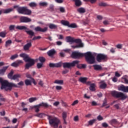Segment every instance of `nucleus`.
Segmentation results:
<instances>
[{"mask_svg": "<svg viewBox=\"0 0 128 128\" xmlns=\"http://www.w3.org/2000/svg\"><path fill=\"white\" fill-rule=\"evenodd\" d=\"M82 56H85L88 62L90 64H94V54L91 52H87L86 53L82 54L76 52H74L71 54V58H82Z\"/></svg>", "mask_w": 128, "mask_h": 128, "instance_id": "nucleus-1", "label": "nucleus"}, {"mask_svg": "<svg viewBox=\"0 0 128 128\" xmlns=\"http://www.w3.org/2000/svg\"><path fill=\"white\" fill-rule=\"evenodd\" d=\"M0 84L2 86L0 87L1 90H12V88H18V85L14 83H10L8 81L6 80H4L2 78H0Z\"/></svg>", "mask_w": 128, "mask_h": 128, "instance_id": "nucleus-2", "label": "nucleus"}, {"mask_svg": "<svg viewBox=\"0 0 128 128\" xmlns=\"http://www.w3.org/2000/svg\"><path fill=\"white\" fill-rule=\"evenodd\" d=\"M47 116L50 126H53L54 128H58V124H60V120L58 118L52 116L47 115Z\"/></svg>", "mask_w": 128, "mask_h": 128, "instance_id": "nucleus-3", "label": "nucleus"}, {"mask_svg": "<svg viewBox=\"0 0 128 128\" xmlns=\"http://www.w3.org/2000/svg\"><path fill=\"white\" fill-rule=\"evenodd\" d=\"M111 94L114 98H120L122 100H124L128 98V96H126V94L116 90L112 91Z\"/></svg>", "mask_w": 128, "mask_h": 128, "instance_id": "nucleus-4", "label": "nucleus"}, {"mask_svg": "<svg viewBox=\"0 0 128 128\" xmlns=\"http://www.w3.org/2000/svg\"><path fill=\"white\" fill-rule=\"evenodd\" d=\"M78 64H80V61L74 60L72 62H64L62 63V64L63 65L64 68H70L76 66Z\"/></svg>", "mask_w": 128, "mask_h": 128, "instance_id": "nucleus-5", "label": "nucleus"}, {"mask_svg": "<svg viewBox=\"0 0 128 128\" xmlns=\"http://www.w3.org/2000/svg\"><path fill=\"white\" fill-rule=\"evenodd\" d=\"M96 60L98 62H106L108 60V56L104 54H99L96 56Z\"/></svg>", "mask_w": 128, "mask_h": 128, "instance_id": "nucleus-6", "label": "nucleus"}, {"mask_svg": "<svg viewBox=\"0 0 128 128\" xmlns=\"http://www.w3.org/2000/svg\"><path fill=\"white\" fill-rule=\"evenodd\" d=\"M74 42L78 44L76 46H72L71 47L72 48H84V44L82 42V40L80 39H75L74 38Z\"/></svg>", "mask_w": 128, "mask_h": 128, "instance_id": "nucleus-7", "label": "nucleus"}, {"mask_svg": "<svg viewBox=\"0 0 128 128\" xmlns=\"http://www.w3.org/2000/svg\"><path fill=\"white\" fill-rule=\"evenodd\" d=\"M26 62H29L26 64V68L28 70L30 66H32L34 65V60L30 58V59H28L27 60L25 61Z\"/></svg>", "mask_w": 128, "mask_h": 128, "instance_id": "nucleus-8", "label": "nucleus"}, {"mask_svg": "<svg viewBox=\"0 0 128 128\" xmlns=\"http://www.w3.org/2000/svg\"><path fill=\"white\" fill-rule=\"evenodd\" d=\"M48 27H45L42 28L40 26H38L34 28V30L36 32H48Z\"/></svg>", "mask_w": 128, "mask_h": 128, "instance_id": "nucleus-9", "label": "nucleus"}, {"mask_svg": "<svg viewBox=\"0 0 128 128\" xmlns=\"http://www.w3.org/2000/svg\"><path fill=\"white\" fill-rule=\"evenodd\" d=\"M17 8V11L18 12V14H24V10H26V7H18V6H14V8Z\"/></svg>", "mask_w": 128, "mask_h": 128, "instance_id": "nucleus-10", "label": "nucleus"}, {"mask_svg": "<svg viewBox=\"0 0 128 128\" xmlns=\"http://www.w3.org/2000/svg\"><path fill=\"white\" fill-rule=\"evenodd\" d=\"M32 22V19L28 17L22 16L20 18V22Z\"/></svg>", "mask_w": 128, "mask_h": 128, "instance_id": "nucleus-11", "label": "nucleus"}, {"mask_svg": "<svg viewBox=\"0 0 128 128\" xmlns=\"http://www.w3.org/2000/svg\"><path fill=\"white\" fill-rule=\"evenodd\" d=\"M22 60H18L16 61V62H14L11 64L12 66H14V68H18L20 64H22Z\"/></svg>", "mask_w": 128, "mask_h": 128, "instance_id": "nucleus-12", "label": "nucleus"}, {"mask_svg": "<svg viewBox=\"0 0 128 128\" xmlns=\"http://www.w3.org/2000/svg\"><path fill=\"white\" fill-rule=\"evenodd\" d=\"M20 58H23L24 60V62H26L28 60H30V58L28 55L24 53L20 54Z\"/></svg>", "mask_w": 128, "mask_h": 128, "instance_id": "nucleus-13", "label": "nucleus"}, {"mask_svg": "<svg viewBox=\"0 0 128 128\" xmlns=\"http://www.w3.org/2000/svg\"><path fill=\"white\" fill-rule=\"evenodd\" d=\"M128 86H126L124 85H121L118 86V90L124 92H127Z\"/></svg>", "mask_w": 128, "mask_h": 128, "instance_id": "nucleus-14", "label": "nucleus"}, {"mask_svg": "<svg viewBox=\"0 0 128 128\" xmlns=\"http://www.w3.org/2000/svg\"><path fill=\"white\" fill-rule=\"evenodd\" d=\"M56 50H54V49H52L47 52V54L48 56L52 57L54 56L56 54Z\"/></svg>", "mask_w": 128, "mask_h": 128, "instance_id": "nucleus-15", "label": "nucleus"}, {"mask_svg": "<svg viewBox=\"0 0 128 128\" xmlns=\"http://www.w3.org/2000/svg\"><path fill=\"white\" fill-rule=\"evenodd\" d=\"M22 78V74H16L12 76V80H16L17 82H20L19 78Z\"/></svg>", "mask_w": 128, "mask_h": 128, "instance_id": "nucleus-16", "label": "nucleus"}, {"mask_svg": "<svg viewBox=\"0 0 128 128\" xmlns=\"http://www.w3.org/2000/svg\"><path fill=\"white\" fill-rule=\"evenodd\" d=\"M32 42L27 43L24 46V50H30V48L32 47Z\"/></svg>", "mask_w": 128, "mask_h": 128, "instance_id": "nucleus-17", "label": "nucleus"}, {"mask_svg": "<svg viewBox=\"0 0 128 128\" xmlns=\"http://www.w3.org/2000/svg\"><path fill=\"white\" fill-rule=\"evenodd\" d=\"M8 66H4L2 69H0V76H4L6 70H8Z\"/></svg>", "mask_w": 128, "mask_h": 128, "instance_id": "nucleus-18", "label": "nucleus"}, {"mask_svg": "<svg viewBox=\"0 0 128 128\" xmlns=\"http://www.w3.org/2000/svg\"><path fill=\"white\" fill-rule=\"evenodd\" d=\"M12 10H14V8H8L0 10V12H2V14H10V12H12Z\"/></svg>", "mask_w": 128, "mask_h": 128, "instance_id": "nucleus-19", "label": "nucleus"}, {"mask_svg": "<svg viewBox=\"0 0 128 128\" xmlns=\"http://www.w3.org/2000/svg\"><path fill=\"white\" fill-rule=\"evenodd\" d=\"M100 88L104 89L106 88L107 85L104 82V80H102L100 82Z\"/></svg>", "mask_w": 128, "mask_h": 128, "instance_id": "nucleus-20", "label": "nucleus"}, {"mask_svg": "<svg viewBox=\"0 0 128 128\" xmlns=\"http://www.w3.org/2000/svg\"><path fill=\"white\" fill-rule=\"evenodd\" d=\"M68 113L66 112H64L62 114V118L64 120V122L65 124H66V116H67Z\"/></svg>", "mask_w": 128, "mask_h": 128, "instance_id": "nucleus-21", "label": "nucleus"}, {"mask_svg": "<svg viewBox=\"0 0 128 128\" xmlns=\"http://www.w3.org/2000/svg\"><path fill=\"white\" fill-rule=\"evenodd\" d=\"M25 32H26L27 34H28L29 36H30L31 38L32 36H34V32L32 30H28H28H26Z\"/></svg>", "mask_w": 128, "mask_h": 128, "instance_id": "nucleus-22", "label": "nucleus"}, {"mask_svg": "<svg viewBox=\"0 0 128 128\" xmlns=\"http://www.w3.org/2000/svg\"><path fill=\"white\" fill-rule=\"evenodd\" d=\"M88 80V78L86 77H80L78 79V81L80 82H82V84H86V81Z\"/></svg>", "mask_w": 128, "mask_h": 128, "instance_id": "nucleus-23", "label": "nucleus"}, {"mask_svg": "<svg viewBox=\"0 0 128 128\" xmlns=\"http://www.w3.org/2000/svg\"><path fill=\"white\" fill-rule=\"evenodd\" d=\"M93 66L95 70H102V67L100 65L96 64L94 65Z\"/></svg>", "mask_w": 128, "mask_h": 128, "instance_id": "nucleus-24", "label": "nucleus"}, {"mask_svg": "<svg viewBox=\"0 0 128 128\" xmlns=\"http://www.w3.org/2000/svg\"><path fill=\"white\" fill-rule=\"evenodd\" d=\"M16 30H28V28L26 26H16Z\"/></svg>", "mask_w": 128, "mask_h": 128, "instance_id": "nucleus-25", "label": "nucleus"}, {"mask_svg": "<svg viewBox=\"0 0 128 128\" xmlns=\"http://www.w3.org/2000/svg\"><path fill=\"white\" fill-rule=\"evenodd\" d=\"M24 14H26L27 16H30V14H32V10H30L28 9V8L26 7Z\"/></svg>", "mask_w": 128, "mask_h": 128, "instance_id": "nucleus-26", "label": "nucleus"}, {"mask_svg": "<svg viewBox=\"0 0 128 128\" xmlns=\"http://www.w3.org/2000/svg\"><path fill=\"white\" fill-rule=\"evenodd\" d=\"M67 42H71V44L74 43V38H72L70 36H68L66 38Z\"/></svg>", "mask_w": 128, "mask_h": 128, "instance_id": "nucleus-27", "label": "nucleus"}, {"mask_svg": "<svg viewBox=\"0 0 128 128\" xmlns=\"http://www.w3.org/2000/svg\"><path fill=\"white\" fill-rule=\"evenodd\" d=\"M62 24L63 26H70V22L68 20H62L60 22Z\"/></svg>", "mask_w": 128, "mask_h": 128, "instance_id": "nucleus-28", "label": "nucleus"}, {"mask_svg": "<svg viewBox=\"0 0 128 128\" xmlns=\"http://www.w3.org/2000/svg\"><path fill=\"white\" fill-rule=\"evenodd\" d=\"M96 84H90V86L89 88V89L92 91V92H96Z\"/></svg>", "mask_w": 128, "mask_h": 128, "instance_id": "nucleus-29", "label": "nucleus"}, {"mask_svg": "<svg viewBox=\"0 0 128 128\" xmlns=\"http://www.w3.org/2000/svg\"><path fill=\"white\" fill-rule=\"evenodd\" d=\"M76 6H82V1L80 0H73Z\"/></svg>", "mask_w": 128, "mask_h": 128, "instance_id": "nucleus-30", "label": "nucleus"}, {"mask_svg": "<svg viewBox=\"0 0 128 128\" xmlns=\"http://www.w3.org/2000/svg\"><path fill=\"white\" fill-rule=\"evenodd\" d=\"M33 108H34L36 112H40V104H38V105L34 106Z\"/></svg>", "mask_w": 128, "mask_h": 128, "instance_id": "nucleus-31", "label": "nucleus"}, {"mask_svg": "<svg viewBox=\"0 0 128 128\" xmlns=\"http://www.w3.org/2000/svg\"><path fill=\"white\" fill-rule=\"evenodd\" d=\"M12 42L10 40H8L6 41V43H5L6 48H8V46H10L12 44Z\"/></svg>", "mask_w": 128, "mask_h": 128, "instance_id": "nucleus-32", "label": "nucleus"}, {"mask_svg": "<svg viewBox=\"0 0 128 128\" xmlns=\"http://www.w3.org/2000/svg\"><path fill=\"white\" fill-rule=\"evenodd\" d=\"M77 64V68H86V65L84 64H78V63Z\"/></svg>", "mask_w": 128, "mask_h": 128, "instance_id": "nucleus-33", "label": "nucleus"}, {"mask_svg": "<svg viewBox=\"0 0 128 128\" xmlns=\"http://www.w3.org/2000/svg\"><path fill=\"white\" fill-rule=\"evenodd\" d=\"M77 10L80 14H84L86 12V9L84 8H80Z\"/></svg>", "mask_w": 128, "mask_h": 128, "instance_id": "nucleus-34", "label": "nucleus"}, {"mask_svg": "<svg viewBox=\"0 0 128 128\" xmlns=\"http://www.w3.org/2000/svg\"><path fill=\"white\" fill-rule=\"evenodd\" d=\"M54 84H64V80H56L54 82Z\"/></svg>", "mask_w": 128, "mask_h": 128, "instance_id": "nucleus-35", "label": "nucleus"}, {"mask_svg": "<svg viewBox=\"0 0 128 128\" xmlns=\"http://www.w3.org/2000/svg\"><path fill=\"white\" fill-rule=\"evenodd\" d=\"M39 105L40 106V107L42 106L43 108H48V103L42 102Z\"/></svg>", "mask_w": 128, "mask_h": 128, "instance_id": "nucleus-36", "label": "nucleus"}, {"mask_svg": "<svg viewBox=\"0 0 128 128\" xmlns=\"http://www.w3.org/2000/svg\"><path fill=\"white\" fill-rule=\"evenodd\" d=\"M96 122V119H92L88 122V126H92V124H94Z\"/></svg>", "mask_w": 128, "mask_h": 128, "instance_id": "nucleus-37", "label": "nucleus"}, {"mask_svg": "<svg viewBox=\"0 0 128 128\" xmlns=\"http://www.w3.org/2000/svg\"><path fill=\"white\" fill-rule=\"evenodd\" d=\"M49 28L51 30H54V29L56 28H58V26H56V25L54 24H50L49 25Z\"/></svg>", "mask_w": 128, "mask_h": 128, "instance_id": "nucleus-38", "label": "nucleus"}, {"mask_svg": "<svg viewBox=\"0 0 128 128\" xmlns=\"http://www.w3.org/2000/svg\"><path fill=\"white\" fill-rule=\"evenodd\" d=\"M24 83L26 86H32V80H24Z\"/></svg>", "mask_w": 128, "mask_h": 128, "instance_id": "nucleus-39", "label": "nucleus"}, {"mask_svg": "<svg viewBox=\"0 0 128 128\" xmlns=\"http://www.w3.org/2000/svg\"><path fill=\"white\" fill-rule=\"evenodd\" d=\"M28 6H30V8H36L38 4L36 3V2H32L28 4Z\"/></svg>", "mask_w": 128, "mask_h": 128, "instance_id": "nucleus-40", "label": "nucleus"}, {"mask_svg": "<svg viewBox=\"0 0 128 128\" xmlns=\"http://www.w3.org/2000/svg\"><path fill=\"white\" fill-rule=\"evenodd\" d=\"M13 74H14V72L12 70H11V72L8 75V78H10V80H12Z\"/></svg>", "mask_w": 128, "mask_h": 128, "instance_id": "nucleus-41", "label": "nucleus"}, {"mask_svg": "<svg viewBox=\"0 0 128 128\" xmlns=\"http://www.w3.org/2000/svg\"><path fill=\"white\" fill-rule=\"evenodd\" d=\"M110 124H118V120L116 119H112L110 121Z\"/></svg>", "mask_w": 128, "mask_h": 128, "instance_id": "nucleus-42", "label": "nucleus"}, {"mask_svg": "<svg viewBox=\"0 0 128 128\" xmlns=\"http://www.w3.org/2000/svg\"><path fill=\"white\" fill-rule=\"evenodd\" d=\"M40 6H48V2H40L39 4Z\"/></svg>", "mask_w": 128, "mask_h": 128, "instance_id": "nucleus-43", "label": "nucleus"}, {"mask_svg": "<svg viewBox=\"0 0 128 128\" xmlns=\"http://www.w3.org/2000/svg\"><path fill=\"white\" fill-rule=\"evenodd\" d=\"M62 66V62H59L58 63H55V66L56 68H60Z\"/></svg>", "mask_w": 128, "mask_h": 128, "instance_id": "nucleus-44", "label": "nucleus"}, {"mask_svg": "<svg viewBox=\"0 0 128 128\" xmlns=\"http://www.w3.org/2000/svg\"><path fill=\"white\" fill-rule=\"evenodd\" d=\"M77 26L76 24H69V26L68 28H77Z\"/></svg>", "mask_w": 128, "mask_h": 128, "instance_id": "nucleus-45", "label": "nucleus"}, {"mask_svg": "<svg viewBox=\"0 0 128 128\" xmlns=\"http://www.w3.org/2000/svg\"><path fill=\"white\" fill-rule=\"evenodd\" d=\"M98 5L100 6H108L106 3L102 2L99 3Z\"/></svg>", "mask_w": 128, "mask_h": 128, "instance_id": "nucleus-46", "label": "nucleus"}, {"mask_svg": "<svg viewBox=\"0 0 128 128\" xmlns=\"http://www.w3.org/2000/svg\"><path fill=\"white\" fill-rule=\"evenodd\" d=\"M6 32H0V36H1V38H6Z\"/></svg>", "mask_w": 128, "mask_h": 128, "instance_id": "nucleus-47", "label": "nucleus"}, {"mask_svg": "<svg viewBox=\"0 0 128 128\" xmlns=\"http://www.w3.org/2000/svg\"><path fill=\"white\" fill-rule=\"evenodd\" d=\"M40 62H41L42 64L44 62H46V58L44 57H40L38 58Z\"/></svg>", "mask_w": 128, "mask_h": 128, "instance_id": "nucleus-48", "label": "nucleus"}, {"mask_svg": "<svg viewBox=\"0 0 128 128\" xmlns=\"http://www.w3.org/2000/svg\"><path fill=\"white\" fill-rule=\"evenodd\" d=\"M36 100V98H29V102H34Z\"/></svg>", "mask_w": 128, "mask_h": 128, "instance_id": "nucleus-49", "label": "nucleus"}, {"mask_svg": "<svg viewBox=\"0 0 128 128\" xmlns=\"http://www.w3.org/2000/svg\"><path fill=\"white\" fill-rule=\"evenodd\" d=\"M108 106V101H106V99H104V100L102 108H104V106Z\"/></svg>", "mask_w": 128, "mask_h": 128, "instance_id": "nucleus-50", "label": "nucleus"}, {"mask_svg": "<svg viewBox=\"0 0 128 128\" xmlns=\"http://www.w3.org/2000/svg\"><path fill=\"white\" fill-rule=\"evenodd\" d=\"M18 54H15L13 56H12L11 57H10V60H14L15 58H18Z\"/></svg>", "mask_w": 128, "mask_h": 128, "instance_id": "nucleus-51", "label": "nucleus"}, {"mask_svg": "<svg viewBox=\"0 0 128 128\" xmlns=\"http://www.w3.org/2000/svg\"><path fill=\"white\" fill-rule=\"evenodd\" d=\"M57 37L58 38V40H64V37L62 34H57Z\"/></svg>", "mask_w": 128, "mask_h": 128, "instance_id": "nucleus-52", "label": "nucleus"}, {"mask_svg": "<svg viewBox=\"0 0 128 128\" xmlns=\"http://www.w3.org/2000/svg\"><path fill=\"white\" fill-rule=\"evenodd\" d=\"M42 38V36H34V38H32L33 40H40Z\"/></svg>", "mask_w": 128, "mask_h": 128, "instance_id": "nucleus-53", "label": "nucleus"}, {"mask_svg": "<svg viewBox=\"0 0 128 128\" xmlns=\"http://www.w3.org/2000/svg\"><path fill=\"white\" fill-rule=\"evenodd\" d=\"M43 116H44V114H42V113H40L38 114H36L35 115V116H38V118H42Z\"/></svg>", "mask_w": 128, "mask_h": 128, "instance_id": "nucleus-54", "label": "nucleus"}, {"mask_svg": "<svg viewBox=\"0 0 128 128\" xmlns=\"http://www.w3.org/2000/svg\"><path fill=\"white\" fill-rule=\"evenodd\" d=\"M42 63H38L37 64V68H42Z\"/></svg>", "mask_w": 128, "mask_h": 128, "instance_id": "nucleus-55", "label": "nucleus"}, {"mask_svg": "<svg viewBox=\"0 0 128 128\" xmlns=\"http://www.w3.org/2000/svg\"><path fill=\"white\" fill-rule=\"evenodd\" d=\"M14 28H16V26L14 25H10L9 27V30H14Z\"/></svg>", "mask_w": 128, "mask_h": 128, "instance_id": "nucleus-56", "label": "nucleus"}, {"mask_svg": "<svg viewBox=\"0 0 128 128\" xmlns=\"http://www.w3.org/2000/svg\"><path fill=\"white\" fill-rule=\"evenodd\" d=\"M49 66L50 68H56V63H50Z\"/></svg>", "mask_w": 128, "mask_h": 128, "instance_id": "nucleus-57", "label": "nucleus"}, {"mask_svg": "<svg viewBox=\"0 0 128 128\" xmlns=\"http://www.w3.org/2000/svg\"><path fill=\"white\" fill-rule=\"evenodd\" d=\"M97 120H100V121L102 120H104V118H102V116L99 115V116H97Z\"/></svg>", "mask_w": 128, "mask_h": 128, "instance_id": "nucleus-58", "label": "nucleus"}, {"mask_svg": "<svg viewBox=\"0 0 128 128\" xmlns=\"http://www.w3.org/2000/svg\"><path fill=\"white\" fill-rule=\"evenodd\" d=\"M56 88L57 90H62V86H56Z\"/></svg>", "mask_w": 128, "mask_h": 128, "instance_id": "nucleus-59", "label": "nucleus"}, {"mask_svg": "<svg viewBox=\"0 0 128 128\" xmlns=\"http://www.w3.org/2000/svg\"><path fill=\"white\" fill-rule=\"evenodd\" d=\"M78 104V100H76L72 102V106H76V104Z\"/></svg>", "mask_w": 128, "mask_h": 128, "instance_id": "nucleus-60", "label": "nucleus"}, {"mask_svg": "<svg viewBox=\"0 0 128 128\" xmlns=\"http://www.w3.org/2000/svg\"><path fill=\"white\" fill-rule=\"evenodd\" d=\"M103 24H104V26H108V24H110V22L106 20L103 22Z\"/></svg>", "mask_w": 128, "mask_h": 128, "instance_id": "nucleus-61", "label": "nucleus"}, {"mask_svg": "<svg viewBox=\"0 0 128 128\" xmlns=\"http://www.w3.org/2000/svg\"><path fill=\"white\" fill-rule=\"evenodd\" d=\"M60 10L61 12H66V10H64V8L60 7Z\"/></svg>", "mask_w": 128, "mask_h": 128, "instance_id": "nucleus-62", "label": "nucleus"}, {"mask_svg": "<svg viewBox=\"0 0 128 128\" xmlns=\"http://www.w3.org/2000/svg\"><path fill=\"white\" fill-rule=\"evenodd\" d=\"M112 80L114 82H118V78L116 76H114L112 78Z\"/></svg>", "mask_w": 128, "mask_h": 128, "instance_id": "nucleus-63", "label": "nucleus"}, {"mask_svg": "<svg viewBox=\"0 0 128 128\" xmlns=\"http://www.w3.org/2000/svg\"><path fill=\"white\" fill-rule=\"evenodd\" d=\"M56 44L57 46H62V42L60 41H57L56 42Z\"/></svg>", "mask_w": 128, "mask_h": 128, "instance_id": "nucleus-64", "label": "nucleus"}]
</instances>
